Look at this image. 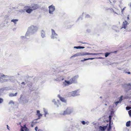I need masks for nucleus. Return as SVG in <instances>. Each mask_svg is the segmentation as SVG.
Returning a JSON list of instances; mask_svg holds the SVG:
<instances>
[{
	"label": "nucleus",
	"instance_id": "nucleus-14",
	"mask_svg": "<svg viewBox=\"0 0 131 131\" xmlns=\"http://www.w3.org/2000/svg\"><path fill=\"white\" fill-rule=\"evenodd\" d=\"M24 9L26 10V12L28 13H30L32 11L31 8H29L28 7L27 8H25Z\"/></svg>",
	"mask_w": 131,
	"mask_h": 131
},
{
	"label": "nucleus",
	"instance_id": "nucleus-35",
	"mask_svg": "<svg viewBox=\"0 0 131 131\" xmlns=\"http://www.w3.org/2000/svg\"><path fill=\"white\" fill-rule=\"evenodd\" d=\"M110 123H111V122H110L109 124V126H108V131L110 130L111 129V128Z\"/></svg>",
	"mask_w": 131,
	"mask_h": 131
},
{
	"label": "nucleus",
	"instance_id": "nucleus-18",
	"mask_svg": "<svg viewBox=\"0 0 131 131\" xmlns=\"http://www.w3.org/2000/svg\"><path fill=\"white\" fill-rule=\"evenodd\" d=\"M81 52H79L77 53H76L74 54L73 55L71 56V58H72L73 57H78L79 56H81Z\"/></svg>",
	"mask_w": 131,
	"mask_h": 131
},
{
	"label": "nucleus",
	"instance_id": "nucleus-21",
	"mask_svg": "<svg viewBox=\"0 0 131 131\" xmlns=\"http://www.w3.org/2000/svg\"><path fill=\"white\" fill-rule=\"evenodd\" d=\"M81 56H83L84 55H91V53H89L88 52H81Z\"/></svg>",
	"mask_w": 131,
	"mask_h": 131
},
{
	"label": "nucleus",
	"instance_id": "nucleus-11",
	"mask_svg": "<svg viewBox=\"0 0 131 131\" xmlns=\"http://www.w3.org/2000/svg\"><path fill=\"white\" fill-rule=\"evenodd\" d=\"M38 6L37 4H32L30 7V8L32 10H34L37 9L38 8Z\"/></svg>",
	"mask_w": 131,
	"mask_h": 131
},
{
	"label": "nucleus",
	"instance_id": "nucleus-9",
	"mask_svg": "<svg viewBox=\"0 0 131 131\" xmlns=\"http://www.w3.org/2000/svg\"><path fill=\"white\" fill-rule=\"evenodd\" d=\"M71 84L72 83H71L70 80L69 81L65 80L63 82V86H65Z\"/></svg>",
	"mask_w": 131,
	"mask_h": 131
},
{
	"label": "nucleus",
	"instance_id": "nucleus-51",
	"mask_svg": "<svg viewBox=\"0 0 131 131\" xmlns=\"http://www.w3.org/2000/svg\"><path fill=\"white\" fill-rule=\"evenodd\" d=\"M94 59V58H88V60H93Z\"/></svg>",
	"mask_w": 131,
	"mask_h": 131
},
{
	"label": "nucleus",
	"instance_id": "nucleus-17",
	"mask_svg": "<svg viewBox=\"0 0 131 131\" xmlns=\"http://www.w3.org/2000/svg\"><path fill=\"white\" fill-rule=\"evenodd\" d=\"M58 97L59 98L61 101L64 102H66V100L64 98L61 97L60 95H58Z\"/></svg>",
	"mask_w": 131,
	"mask_h": 131
},
{
	"label": "nucleus",
	"instance_id": "nucleus-30",
	"mask_svg": "<svg viewBox=\"0 0 131 131\" xmlns=\"http://www.w3.org/2000/svg\"><path fill=\"white\" fill-rule=\"evenodd\" d=\"M52 102L53 103H54V104L55 105H57V107H58V105H57V103L55 101V100L54 99L53 100H52Z\"/></svg>",
	"mask_w": 131,
	"mask_h": 131
},
{
	"label": "nucleus",
	"instance_id": "nucleus-59",
	"mask_svg": "<svg viewBox=\"0 0 131 131\" xmlns=\"http://www.w3.org/2000/svg\"><path fill=\"white\" fill-rule=\"evenodd\" d=\"M31 126L32 127H33L34 126V125L33 124H31Z\"/></svg>",
	"mask_w": 131,
	"mask_h": 131
},
{
	"label": "nucleus",
	"instance_id": "nucleus-46",
	"mask_svg": "<svg viewBox=\"0 0 131 131\" xmlns=\"http://www.w3.org/2000/svg\"><path fill=\"white\" fill-rule=\"evenodd\" d=\"M23 128H24V127H22L20 129V131H24Z\"/></svg>",
	"mask_w": 131,
	"mask_h": 131
},
{
	"label": "nucleus",
	"instance_id": "nucleus-15",
	"mask_svg": "<svg viewBox=\"0 0 131 131\" xmlns=\"http://www.w3.org/2000/svg\"><path fill=\"white\" fill-rule=\"evenodd\" d=\"M41 35L42 38L46 37V33L43 30H42L41 31Z\"/></svg>",
	"mask_w": 131,
	"mask_h": 131
},
{
	"label": "nucleus",
	"instance_id": "nucleus-53",
	"mask_svg": "<svg viewBox=\"0 0 131 131\" xmlns=\"http://www.w3.org/2000/svg\"><path fill=\"white\" fill-rule=\"evenodd\" d=\"M86 31L88 32H89L91 31V30L90 29H87L86 30Z\"/></svg>",
	"mask_w": 131,
	"mask_h": 131
},
{
	"label": "nucleus",
	"instance_id": "nucleus-16",
	"mask_svg": "<svg viewBox=\"0 0 131 131\" xmlns=\"http://www.w3.org/2000/svg\"><path fill=\"white\" fill-rule=\"evenodd\" d=\"M68 113L69 114L73 111V109L71 107H68L66 110Z\"/></svg>",
	"mask_w": 131,
	"mask_h": 131
},
{
	"label": "nucleus",
	"instance_id": "nucleus-54",
	"mask_svg": "<svg viewBox=\"0 0 131 131\" xmlns=\"http://www.w3.org/2000/svg\"><path fill=\"white\" fill-rule=\"evenodd\" d=\"M110 10H112L113 12V13L114 12V11L113 9L111 8L110 9Z\"/></svg>",
	"mask_w": 131,
	"mask_h": 131
},
{
	"label": "nucleus",
	"instance_id": "nucleus-34",
	"mask_svg": "<svg viewBox=\"0 0 131 131\" xmlns=\"http://www.w3.org/2000/svg\"><path fill=\"white\" fill-rule=\"evenodd\" d=\"M5 89L4 88H1L0 89V96L1 95V93L2 92L5 90Z\"/></svg>",
	"mask_w": 131,
	"mask_h": 131
},
{
	"label": "nucleus",
	"instance_id": "nucleus-57",
	"mask_svg": "<svg viewBox=\"0 0 131 131\" xmlns=\"http://www.w3.org/2000/svg\"><path fill=\"white\" fill-rule=\"evenodd\" d=\"M128 5L129 6H130L131 7V3H129L128 4Z\"/></svg>",
	"mask_w": 131,
	"mask_h": 131
},
{
	"label": "nucleus",
	"instance_id": "nucleus-55",
	"mask_svg": "<svg viewBox=\"0 0 131 131\" xmlns=\"http://www.w3.org/2000/svg\"><path fill=\"white\" fill-rule=\"evenodd\" d=\"M125 73H127L129 74H130V72H126Z\"/></svg>",
	"mask_w": 131,
	"mask_h": 131
},
{
	"label": "nucleus",
	"instance_id": "nucleus-49",
	"mask_svg": "<svg viewBox=\"0 0 131 131\" xmlns=\"http://www.w3.org/2000/svg\"><path fill=\"white\" fill-rule=\"evenodd\" d=\"M25 82L26 84H27L29 82L27 80H25Z\"/></svg>",
	"mask_w": 131,
	"mask_h": 131
},
{
	"label": "nucleus",
	"instance_id": "nucleus-24",
	"mask_svg": "<svg viewBox=\"0 0 131 131\" xmlns=\"http://www.w3.org/2000/svg\"><path fill=\"white\" fill-rule=\"evenodd\" d=\"M85 47H82L81 46H74V48H76L77 49H84V48Z\"/></svg>",
	"mask_w": 131,
	"mask_h": 131
},
{
	"label": "nucleus",
	"instance_id": "nucleus-6",
	"mask_svg": "<svg viewBox=\"0 0 131 131\" xmlns=\"http://www.w3.org/2000/svg\"><path fill=\"white\" fill-rule=\"evenodd\" d=\"M79 77L78 75H76L70 79V81L72 84L75 83L77 82L78 79Z\"/></svg>",
	"mask_w": 131,
	"mask_h": 131
},
{
	"label": "nucleus",
	"instance_id": "nucleus-10",
	"mask_svg": "<svg viewBox=\"0 0 131 131\" xmlns=\"http://www.w3.org/2000/svg\"><path fill=\"white\" fill-rule=\"evenodd\" d=\"M6 79H8V81H10L11 82H13L15 80V78L13 76H8Z\"/></svg>",
	"mask_w": 131,
	"mask_h": 131
},
{
	"label": "nucleus",
	"instance_id": "nucleus-44",
	"mask_svg": "<svg viewBox=\"0 0 131 131\" xmlns=\"http://www.w3.org/2000/svg\"><path fill=\"white\" fill-rule=\"evenodd\" d=\"M131 108L129 107H126V109L127 110H129Z\"/></svg>",
	"mask_w": 131,
	"mask_h": 131
},
{
	"label": "nucleus",
	"instance_id": "nucleus-26",
	"mask_svg": "<svg viewBox=\"0 0 131 131\" xmlns=\"http://www.w3.org/2000/svg\"><path fill=\"white\" fill-rule=\"evenodd\" d=\"M9 105H14V102L12 100L10 101L9 103Z\"/></svg>",
	"mask_w": 131,
	"mask_h": 131
},
{
	"label": "nucleus",
	"instance_id": "nucleus-50",
	"mask_svg": "<svg viewBox=\"0 0 131 131\" xmlns=\"http://www.w3.org/2000/svg\"><path fill=\"white\" fill-rule=\"evenodd\" d=\"M126 8V7H124L122 10V13L123 11Z\"/></svg>",
	"mask_w": 131,
	"mask_h": 131
},
{
	"label": "nucleus",
	"instance_id": "nucleus-63",
	"mask_svg": "<svg viewBox=\"0 0 131 131\" xmlns=\"http://www.w3.org/2000/svg\"><path fill=\"white\" fill-rule=\"evenodd\" d=\"M38 131H41V130L40 129L38 130Z\"/></svg>",
	"mask_w": 131,
	"mask_h": 131
},
{
	"label": "nucleus",
	"instance_id": "nucleus-7",
	"mask_svg": "<svg viewBox=\"0 0 131 131\" xmlns=\"http://www.w3.org/2000/svg\"><path fill=\"white\" fill-rule=\"evenodd\" d=\"M51 35V38L52 39H57L58 37V36L56 32L53 29H52Z\"/></svg>",
	"mask_w": 131,
	"mask_h": 131
},
{
	"label": "nucleus",
	"instance_id": "nucleus-41",
	"mask_svg": "<svg viewBox=\"0 0 131 131\" xmlns=\"http://www.w3.org/2000/svg\"><path fill=\"white\" fill-rule=\"evenodd\" d=\"M81 123L83 125H85L86 123V122H85V121H81Z\"/></svg>",
	"mask_w": 131,
	"mask_h": 131
},
{
	"label": "nucleus",
	"instance_id": "nucleus-60",
	"mask_svg": "<svg viewBox=\"0 0 131 131\" xmlns=\"http://www.w3.org/2000/svg\"><path fill=\"white\" fill-rule=\"evenodd\" d=\"M115 31H116V32H119V30H115Z\"/></svg>",
	"mask_w": 131,
	"mask_h": 131
},
{
	"label": "nucleus",
	"instance_id": "nucleus-42",
	"mask_svg": "<svg viewBox=\"0 0 131 131\" xmlns=\"http://www.w3.org/2000/svg\"><path fill=\"white\" fill-rule=\"evenodd\" d=\"M36 115L38 116V117H41L42 116V115L40 114V113L38 114H37Z\"/></svg>",
	"mask_w": 131,
	"mask_h": 131
},
{
	"label": "nucleus",
	"instance_id": "nucleus-20",
	"mask_svg": "<svg viewBox=\"0 0 131 131\" xmlns=\"http://www.w3.org/2000/svg\"><path fill=\"white\" fill-rule=\"evenodd\" d=\"M43 111L45 113V117H46V115L49 114V113H48V112L47 110L45 108H43Z\"/></svg>",
	"mask_w": 131,
	"mask_h": 131
},
{
	"label": "nucleus",
	"instance_id": "nucleus-47",
	"mask_svg": "<svg viewBox=\"0 0 131 131\" xmlns=\"http://www.w3.org/2000/svg\"><path fill=\"white\" fill-rule=\"evenodd\" d=\"M40 113V111L39 110H37V114Z\"/></svg>",
	"mask_w": 131,
	"mask_h": 131
},
{
	"label": "nucleus",
	"instance_id": "nucleus-36",
	"mask_svg": "<svg viewBox=\"0 0 131 131\" xmlns=\"http://www.w3.org/2000/svg\"><path fill=\"white\" fill-rule=\"evenodd\" d=\"M101 54V53H91V55H97Z\"/></svg>",
	"mask_w": 131,
	"mask_h": 131
},
{
	"label": "nucleus",
	"instance_id": "nucleus-2",
	"mask_svg": "<svg viewBox=\"0 0 131 131\" xmlns=\"http://www.w3.org/2000/svg\"><path fill=\"white\" fill-rule=\"evenodd\" d=\"M8 76L4 75L2 73H0V82L3 83L7 82L8 79H6L8 78Z\"/></svg>",
	"mask_w": 131,
	"mask_h": 131
},
{
	"label": "nucleus",
	"instance_id": "nucleus-37",
	"mask_svg": "<svg viewBox=\"0 0 131 131\" xmlns=\"http://www.w3.org/2000/svg\"><path fill=\"white\" fill-rule=\"evenodd\" d=\"M122 96H121L120 97L119 99V101H119V103L121 102L122 101Z\"/></svg>",
	"mask_w": 131,
	"mask_h": 131
},
{
	"label": "nucleus",
	"instance_id": "nucleus-58",
	"mask_svg": "<svg viewBox=\"0 0 131 131\" xmlns=\"http://www.w3.org/2000/svg\"><path fill=\"white\" fill-rule=\"evenodd\" d=\"M29 89L31 91H32L33 90L31 89V88H29Z\"/></svg>",
	"mask_w": 131,
	"mask_h": 131
},
{
	"label": "nucleus",
	"instance_id": "nucleus-33",
	"mask_svg": "<svg viewBox=\"0 0 131 131\" xmlns=\"http://www.w3.org/2000/svg\"><path fill=\"white\" fill-rule=\"evenodd\" d=\"M24 128L25 131H29V129L26 127L25 125L24 126Z\"/></svg>",
	"mask_w": 131,
	"mask_h": 131
},
{
	"label": "nucleus",
	"instance_id": "nucleus-31",
	"mask_svg": "<svg viewBox=\"0 0 131 131\" xmlns=\"http://www.w3.org/2000/svg\"><path fill=\"white\" fill-rule=\"evenodd\" d=\"M32 83L29 82L27 84V85L29 87H30V86H32Z\"/></svg>",
	"mask_w": 131,
	"mask_h": 131
},
{
	"label": "nucleus",
	"instance_id": "nucleus-61",
	"mask_svg": "<svg viewBox=\"0 0 131 131\" xmlns=\"http://www.w3.org/2000/svg\"><path fill=\"white\" fill-rule=\"evenodd\" d=\"M81 19V20L82 19V18L81 17H80L79 18V19Z\"/></svg>",
	"mask_w": 131,
	"mask_h": 131
},
{
	"label": "nucleus",
	"instance_id": "nucleus-48",
	"mask_svg": "<svg viewBox=\"0 0 131 131\" xmlns=\"http://www.w3.org/2000/svg\"><path fill=\"white\" fill-rule=\"evenodd\" d=\"M28 102V100L27 99H26L25 100V102L26 103H27Z\"/></svg>",
	"mask_w": 131,
	"mask_h": 131
},
{
	"label": "nucleus",
	"instance_id": "nucleus-62",
	"mask_svg": "<svg viewBox=\"0 0 131 131\" xmlns=\"http://www.w3.org/2000/svg\"><path fill=\"white\" fill-rule=\"evenodd\" d=\"M22 97H21H21H20V100H22Z\"/></svg>",
	"mask_w": 131,
	"mask_h": 131
},
{
	"label": "nucleus",
	"instance_id": "nucleus-8",
	"mask_svg": "<svg viewBox=\"0 0 131 131\" xmlns=\"http://www.w3.org/2000/svg\"><path fill=\"white\" fill-rule=\"evenodd\" d=\"M123 87L126 90H129L131 89V84L130 83L124 84L123 85Z\"/></svg>",
	"mask_w": 131,
	"mask_h": 131
},
{
	"label": "nucleus",
	"instance_id": "nucleus-12",
	"mask_svg": "<svg viewBox=\"0 0 131 131\" xmlns=\"http://www.w3.org/2000/svg\"><path fill=\"white\" fill-rule=\"evenodd\" d=\"M107 125L106 126H100L99 127V130L101 131H104L105 130L107 127Z\"/></svg>",
	"mask_w": 131,
	"mask_h": 131
},
{
	"label": "nucleus",
	"instance_id": "nucleus-1",
	"mask_svg": "<svg viewBox=\"0 0 131 131\" xmlns=\"http://www.w3.org/2000/svg\"><path fill=\"white\" fill-rule=\"evenodd\" d=\"M38 28L37 27L32 25L28 28V30L30 32L31 34H34L38 30Z\"/></svg>",
	"mask_w": 131,
	"mask_h": 131
},
{
	"label": "nucleus",
	"instance_id": "nucleus-45",
	"mask_svg": "<svg viewBox=\"0 0 131 131\" xmlns=\"http://www.w3.org/2000/svg\"><path fill=\"white\" fill-rule=\"evenodd\" d=\"M119 103V102L118 101L117 102H115V104L116 105V106H117V105Z\"/></svg>",
	"mask_w": 131,
	"mask_h": 131
},
{
	"label": "nucleus",
	"instance_id": "nucleus-64",
	"mask_svg": "<svg viewBox=\"0 0 131 131\" xmlns=\"http://www.w3.org/2000/svg\"><path fill=\"white\" fill-rule=\"evenodd\" d=\"M38 118L37 119H40V117H38Z\"/></svg>",
	"mask_w": 131,
	"mask_h": 131
},
{
	"label": "nucleus",
	"instance_id": "nucleus-27",
	"mask_svg": "<svg viewBox=\"0 0 131 131\" xmlns=\"http://www.w3.org/2000/svg\"><path fill=\"white\" fill-rule=\"evenodd\" d=\"M131 122L130 121H129L127 122L126 123V126L127 127H129L130 125V123Z\"/></svg>",
	"mask_w": 131,
	"mask_h": 131
},
{
	"label": "nucleus",
	"instance_id": "nucleus-56",
	"mask_svg": "<svg viewBox=\"0 0 131 131\" xmlns=\"http://www.w3.org/2000/svg\"><path fill=\"white\" fill-rule=\"evenodd\" d=\"M127 18L128 20L129 19V15H128L127 16Z\"/></svg>",
	"mask_w": 131,
	"mask_h": 131
},
{
	"label": "nucleus",
	"instance_id": "nucleus-29",
	"mask_svg": "<svg viewBox=\"0 0 131 131\" xmlns=\"http://www.w3.org/2000/svg\"><path fill=\"white\" fill-rule=\"evenodd\" d=\"M18 20L17 19H13L11 21V22H13L15 24L16 23V22L18 21Z\"/></svg>",
	"mask_w": 131,
	"mask_h": 131
},
{
	"label": "nucleus",
	"instance_id": "nucleus-3",
	"mask_svg": "<svg viewBox=\"0 0 131 131\" xmlns=\"http://www.w3.org/2000/svg\"><path fill=\"white\" fill-rule=\"evenodd\" d=\"M49 13L51 15H53L54 14V12L55 10V6L52 5L48 6Z\"/></svg>",
	"mask_w": 131,
	"mask_h": 131
},
{
	"label": "nucleus",
	"instance_id": "nucleus-23",
	"mask_svg": "<svg viewBox=\"0 0 131 131\" xmlns=\"http://www.w3.org/2000/svg\"><path fill=\"white\" fill-rule=\"evenodd\" d=\"M60 114L61 115H65L67 114H69L68 113L67 111L66 110L64 111L63 113L61 112L60 113Z\"/></svg>",
	"mask_w": 131,
	"mask_h": 131
},
{
	"label": "nucleus",
	"instance_id": "nucleus-32",
	"mask_svg": "<svg viewBox=\"0 0 131 131\" xmlns=\"http://www.w3.org/2000/svg\"><path fill=\"white\" fill-rule=\"evenodd\" d=\"M110 53H108V52H107L105 53V57H107L110 54Z\"/></svg>",
	"mask_w": 131,
	"mask_h": 131
},
{
	"label": "nucleus",
	"instance_id": "nucleus-13",
	"mask_svg": "<svg viewBox=\"0 0 131 131\" xmlns=\"http://www.w3.org/2000/svg\"><path fill=\"white\" fill-rule=\"evenodd\" d=\"M128 23L127 22L126 20H125L123 22V26L121 28H124L126 29V28L127 25L128 24Z\"/></svg>",
	"mask_w": 131,
	"mask_h": 131
},
{
	"label": "nucleus",
	"instance_id": "nucleus-40",
	"mask_svg": "<svg viewBox=\"0 0 131 131\" xmlns=\"http://www.w3.org/2000/svg\"><path fill=\"white\" fill-rule=\"evenodd\" d=\"M128 114L130 117L131 116V110L128 112Z\"/></svg>",
	"mask_w": 131,
	"mask_h": 131
},
{
	"label": "nucleus",
	"instance_id": "nucleus-43",
	"mask_svg": "<svg viewBox=\"0 0 131 131\" xmlns=\"http://www.w3.org/2000/svg\"><path fill=\"white\" fill-rule=\"evenodd\" d=\"M88 60V58L87 59H84L83 60H81V62H83L84 61Z\"/></svg>",
	"mask_w": 131,
	"mask_h": 131
},
{
	"label": "nucleus",
	"instance_id": "nucleus-39",
	"mask_svg": "<svg viewBox=\"0 0 131 131\" xmlns=\"http://www.w3.org/2000/svg\"><path fill=\"white\" fill-rule=\"evenodd\" d=\"M90 16L88 14H86L85 17L86 18H90Z\"/></svg>",
	"mask_w": 131,
	"mask_h": 131
},
{
	"label": "nucleus",
	"instance_id": "nucleus-38",
	"mask_svg": "<svg viewBox=\"0 0 131 131\" xmlns=\"http://www.w3.org/2000/svg\"><path fill=\"white\" fill-rule=\"evenodd\" d=\"M3 101V99L1 98H0V104L2 103Z\"/></svg>",
	"mask_w": 131,
	"mask_h": 131
},
{
	"label": "nucleus",
	"instance_id": "nucleus-19",
	"mask_svg": "<svg viewBox=\"0 0 131 131\" xmlns=\"http://www.w3.org/2000/svg\"><path fill=\"white\" fill-rule=\"evenodd\" d=\"M32 34H31V33L30 32H29V31L27 30L25 35V36L27 38H29L30 35Z\"/></svg>",
	"mask_w": 131,
	"mask_h": 131
},
{
	"label": "nucleus",
	"instance_id": "nucleus-22",
	"mask_svg": "<svg viewBox=\"0 0 131 131\" xmlns=\"http://www.w3.org/2000/svg\"><path fill=\"white\" fill-rule=\"evenodd\" d=\"M17 93H16L15 94L11 93L9 94V96L10 97H11L14 96H17Z\"/></svg>",
	"mask_w": 131,
	"mask_h": 131
},
{
	"label": "nucleus",
	"instance_id": "nucleus-4",
	"mask_svg": "<svg viewBox=\"0 0 131 131\" xmlns=\"http://www.w3.org/2000/svg\"><path fill=\"white\" fill-rule=\"evenodd\" d=\"M55 75L54 77V80L57 81H60L63 80L64 77L63 76L59 74H56V75L54 73H53V75Z\"/></svg>",
	"mask_w": 131,
	"mask_h": 131
},
{
	"label": "nucleus",
	"instance_id": "nucleus-5",
	"mask_svg": "<svg viewBox=\"0 0 131 131\" xmlns=\"http://www.w3.org/2000/svg\"><path fill=\"white\" fill-rule=\"evenodd\" d=\"M78 90L74 91L69 92L68 93V95L69 96H75L79 95V93L78 92Z\"/></svg>",
	"mask_w": 131,
	"mask_h": 131
},
{
	"label": "nucleus",
	"instance_id": "nucleus-52",
	"mask_svg": "<svg viewBox=\"0 0 131 131\" xmlns=\"http://www.w3.org/2000/svg\"><path fill=\"white\" fill-rule=\"evenodd\" d=\"M38 127L37 126H36L35 127V129L36 131H37V130L38 129Z\"/></svg>",
	"mask_w": 131,
	"mask_h": 131
},
{
	"label": "nucleus",
	"instance_id": "nucleus-28",
	"mask_svg": "<svg viewBox=\"0 0 131 131\" xmlns=\"http://www.w3.org/2000/svg\"><path fill=\"white\" fill-rule=\"evenodd\" d=\"M21 87L22 88H24V85H26V84L25 82H22L21 83Z\"/></svg>",
	"mask_w": 131,
	"mask_h": 131
},
{
	"label": "nucleus",
	"instance_id": "nucleus-25",
	"mask_svg": "<svg viewBox=\"0 0 131 131\" xmlns=\"http://www.w3.org/2000/svg\"><path fill=\"white\" fill-rule=\"evenodd\" d=\"M20 39L21 40H23L25 39H29V38H27L26 36H21L20 37Z\"/></svg>",
	"mask_w": 131,
	"mask_h": 131
}]
</instances>
